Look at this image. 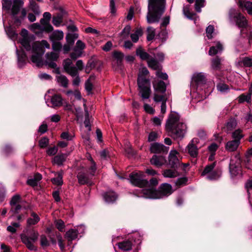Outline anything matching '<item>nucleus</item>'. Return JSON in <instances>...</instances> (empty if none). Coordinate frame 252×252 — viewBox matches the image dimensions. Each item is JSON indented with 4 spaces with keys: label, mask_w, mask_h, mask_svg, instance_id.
Segmentation results:
<instances>
[{
    "label": "nucleus",
    "mask_w": 252,
    "mask_h": 252,
    "mask_svg": "<svg viewBox=\"0 0 252 252\" xmlns=\"http://www.w3.org/2000/svg\"><path fill=\"white\" fill-rule=\"evenodd\" d=\"M165 130L169 136L174 139H182L187 130L186 125L180 121L177 113H171L166 122Z\"/></svg>",
    "instance_id": "nucleus-1"
},
{
    "label": "nucleus",
    "mask_w": 252,
    "mask_h": 252,
    "mask_svg": "<svg viewBox=\"0 0 252 252\" xmlns=\"http://www.w3.org/2000/svg\"><path fill=\"white\" fill-rule=\"evenodd\" d=\"M166 0H148V13L146 16L149 24L158 23L165 8Z\"/></svg>",
    "instance_id": "nucleus-2"
},
{
    "label": "nucleus",
    "mask_w": 252,
    "mask_h": 252,
    "mask_svg": "<svg viewBox=\"0 0 252 252\" xmlns=\"http://www.w3.org/2000/svg\"><path fill=\"white\" fill-rule=\"evenodd\" d=\"M149 74V71L146 67L139 68L137 81L139 94L143 100L148 99L151 93L150 80L146 78Z\"/></svg>",
    "instance_id": "nucleus-3"
},
{
    "label": "nucleus",
    "mask_w": 252,
    "mask_h": 252,
    "mask_svg": "<svg viewBox=\"0 0 252 252\" xmlns=\"http://www.w3.org/2000/svg\"><path fill=\"white\" fill-rule=\"evenodd\" d=\"M153 87L155 91L154 94V100L155 102H161V113H165L166 111V102L168 97L165 94L166 90V86L163 81H159L153 83Z\"/></svg>",
    "instance_id": "nucleus-4"
},
{
    "label": "nucleus",
    "mask_w": 252,
    "mask_h": 252,
    "mask_svg": "<svg viewBox=\"0 0 252 252\" xmlns=\"http://www.w3.org/2000/svg\"><path fill=\"white\" fill-rule=\"evenodd\" d=\"M92 164L90 167L80 166L77 174L78 183L80 185L92 186L94 183L92 180L94 175L96 168L95 162L92 159Z\"/></svg>",
    "instance_id": "nucleus-5"
},
{
    "label": "nucleus",
    "mask_w": 252,
    "mask_h": 252,
    "mask_svg": "<svg viewBox=\"0 0 252 252\" xmlns=\"http://www.w3.org/2000/svg\"><path fill=\"white\" fill-rule=\"evenodd\" d=\"M23 5V0H13L11 15L14 20L13 24L16 27H19L21 25L27 14L26 8H21Z\"/></svg>",
    "instance_id": "nucleus-6"
},
{
    "label": "nucleus",
    "mask_w": 252,
    "mask_h": 252,
    "mask_svg": "<svg viewBox=\"0 0 252 252\" xmlns=\"http://www.w3.org/2000/svg\"><path fill=\"white\" fill-rule=\"evenodd\" d=\"M31 47L32 53L31 61L39 66L42 64V57L45 52L43 47L50 49V45L46 40H42L41 42H34Z\"/></svg>",
    "instance_id": "nucleus-7"
},
{
    "label": "nucleus",
    "mask_w": 252,
    "mask_h": 252,
    "mask_svg": "<svg viewBox=\"0 0 252 252\" xmlns=\"http://www.w3.org/2000/svg\"><path fill=\"white\" fill-rule=\"evenodd\" d=\"M172 193V187L168 184H162L158 189H145L143 193L146 197L152 199H159L168 196Z\"/></svg>",
    "instance_id": "nucleus-8"
},
{
    "label": "nucleus",
    "mask_w": 252,
    "mask_h": 252,
    "mask_svg": "<svg viewBox=\"0 0 252 252\" xmlns=\"http://www.w3.org/2000/svg\"><path fill=\"white\" fill-rule=\"evenodd\" d=\"M40 23H33L31 25L30 28V30L37 36L42 37L44 32L49 33L53 31V27L48 20L41 18Z\"/></svg>",
    "instance_id": "nucleus-9"
},
{
    "label": "nucleus",
    "mask_w": 252,
    "mask_h": 252,
    "mask_svg": "<svg viewBox=\"0 0 252 252\" xmlns=\"http://www.w3.org/2000/svg\"><path fill=\"white\" fill-rule=\"evenodd\" d=\"M38 235V232L32 229L28 231L27 234H22L21 239L30 250L36 251V248L33 244L37 240Z\"/></svg>",
    "instance_id": "nucleus-10"
},
{
    "label": "nucleus",
    "mask_w": 252,
    "mask_h": 252,
    "mask_svg": "<svg viewBox=\"0 0 252 252\" xmlns=\"http://www.w3.org/2000/svg\"><path fill=\"white\" fill-rule=\"evenodd\" d=\"M230 21L235 22L236 25L239 28H246L248 27V21L241 13L237 12L235 9L231 8L228 13Z\"/></svg>",
    "instance_id": "nucleus-11"
},
{
    "label": "nucleus",
    "mask_w": 252,
    "mask_h": 252,
    "mask_svg": "<svg viewBox=\"0 0 252 252\" xmlns=\"http://www.w3.org/2000/svg\"><path fill=\"white\" fill-rule=\"evenodd\" d=\"M130 182L134 186L143 188L147 187L148 184V181L144 179V174L142 172H132L129 175Z\"/></svg>",
    "instance_id": "nucleus-12"
},
{
    "label": "nucleus",
    "mask_w": 252,
    "mask_h": 252,
    "mask_svg": "<svg viewBox=\"0 0 252 252\" xmlns=\"http://www.w3.org/2000/svg\"><path fill=\"white\" fill-rule=\"evenodd\" d=\"M241 169V160L239 156L232 158L229 163V172L233 177L237 176Z\"/></svg>",
    "instance_id": "nucleus-13"
},
{
    "label": "nucleus",
    "mask_w": 252,
    "mask_h": 252,
    "mask_svg": "<svg viewBox=\"0 0 252 252\" xmlns=\"http://www.w3.org/2000/svg\"><path fill=\"white\" fill-rule=\"evenodd\" d=\"M63 67L65 72L71 76L73 77L75 75H77V69L73 65L71 59L68 58L64 60Z\"/></svg>",
    "instance_id": "nucleus-14"
},
{
    "label": "nucleus",
    "mask_w": 252,
    "mask_h": 252,
    "mask_svg": "<svg viewBox=\"0 0 252 252\" xmlns=\"http://www.w3.org/2000/svg\"><path fill=\"white\" fill-rule=\"evenodd\" d=\"M22 38L20 39V43L27 51H31L32 49L31 41L28 37V31L23 29L21 31Z\"/></svg>",
    "instance_id": "nucleus-15"
},
{
    "label": "nucleus",
    "mask_w": 252,
    "mask_h": 252,
    "mask_svg": "<svg viewBox=\"0 0 252 252\" xmlns=\"http://www.w3.org/2000/svg\"><path fill=\"white\" fill-rule=\"evenodd\" d=\"M85 120L84 124L87 129V132L85 135H82L83 138L86 140L89 141L90 139L89 132L91 131V125L90 123V119L92 117L90 116L89 111L86 107L85 108Z\"/></svg>",
    "instance_id": "nucleus-16"
},
{
    "label": "nucleus",
    "mask_w": 252,
    "mask_h": 252,
    "mask_svg": "<svg viewBox=\"0 0 252 252\" xmlns=\"http://www.w3.org/2000/svg\"><path fill=\"white\" fill-rule=\"evenodd\" d=\"M177 155H179V153L177 151L171 150L168 156V164L171 168L174 169L177 168L179 165Z\"/></svg>",
    "instance_id": "nucleus-17"
},
{
    "label": "nucleus",
    "mask_w": 252,
    "mask_h": 252,
    "mask_svg": "<svg viewBox=\"0 0 252 252\" xmlns=\"http://www.w3.org/2000/svg\"><path fill=\"white\" fill-rule=\"evenodd\" d=\"M198 140L197 138H193L187 146V150L189 155L192 158H196L198 156V148L195 145L198 143Z\"/></svg>",
    "instance_id": "nucleus-18"
},
{
    "label": "nucleus",
    "mask_w": 252,
    "mask_h": 252,
    "mask_svg": "<svg viewBox=\"0 0 252 252\" xmlns=\"http://www.w3.org/2000/svg\"><path fill=\"white\" fill-rule=\"evenodd\" d=\"M168 148L165 147L162 144L154 143L151 144L150 150L153 153H167Z\"/></svg>",
    "instance_id": "nucleus-19"
},
{
    "label": "nucleus",
    "mask_w": 252,
    "mask_h": 252,
    "mask_svg": "<svg viewBox=\"0 0 252 252\" xmlns=\"http://www.w3.org/2000/svg\"><path fill=\"white\" fill-rule=\"evenodd\" d=\"M150 162L152 165L157 167H160L166 163V160L162 156L155 155L151 159Z\"/></svg>",
    "instance_id": "nucleus-20"
},
{
    "label": "nucleus",
    "mask_w": 252,
    "mask_h": 252,
    "mask_svg": "<svg viewBox=\"0 0 252 252\" xmlns=\"http://www.w3.org/2000/svg\"><path fill=\"white\" fill-rule=\"evenodd\" d=\"M238 5L242 9L246 10L249 14L252 15V2L248 0H239Z\"/></svg>",
    "instance_id": "nucleus-21"
},
{
    "label": "nucleus",
    "mask_w": 252,
    "mask_h": 252,
    "mask_svg": "<svg viewBox=\"0 0 252 252\" xmlns=\"http://www.w3.org/2000/svg\"><path fill=\"white\" fill-rule=\"evenodd\" d=\"M103 197L106 202L113 203L117 200L118 195L115 192L110 191L104 193Z\"/></svg>",
    "instance_id": "nucleus-22"
},
{
    "label": "nucleus",
    "mask_w": 252,
    "mask_h": 252,
    "mask_svg": "<svg viewBox=\"0 0 252 252\" xmlns=\"http://www.w3.org/2000/svg\"><path fill=\"white\" fill-rule=\"evenodd\" d=\"M215 43L216 44L215 46H212L210 48L208 52V54L210 56H212L218 53H220L223 50V46L220 42L218 41Z\"/></svg>",
    "instance_id": "nucleus-23"
},
{
    "label": "nucleus",
    "mask_w": 252,
    "mask_h": 252,
    "mask_svg": "<svg viewBox=\"0 0 252 252\" xmlns=\"http://www.w3.org/2000/svg\"><path fill=\"white\" fill-rule=\"evenodd\" d=\"M147 64L149 67L153 70H161L162 66L159 62L154 58H151L147 61Z\"/></svg>",
    "instance_id": "nucleus-24"
},
{
    "label": "nucleus",
    "mask_w": 252,
    "mask_h": 252,
    "mask_svg": "<svg viewBox=\"0 0 252 252\" xmlns=\"http://www.w3.org/2000/svg\"><path fill=\"white\" fill-rule=\"evenodd\" d=\"M240 144L238 140H230L228 141L225 145V149L228 152H234L236 151Z\"/></svg>",
    "instance_id": "nucleus-25"
},
{
    "label": "nucleus",
    "mask_w": 252,
    "mask_h": 252,
    "mask_svg": "<svg viewBox=\"0 0 252 252\" xmlns=\"http://www.w3.org/2000/svg\"><path fill=\"white\" fill-rule=\"evenodd\" d=\"M65 12L61 9V12L58 13L56 16H53L52 19V23L56 27H59L63 22V19Z\"/></svg>",
    "instance_id": "nucleus-26"
},
{
    "label": "nucleus",
    "mask_w": 252,
    "mask_h": 252,
    "mask_svg": "<svg viewBox=\"0 0 252 252\" xmlns=\"http://www.w3.org/2000/svg\"><path fill=\"white\" fill-rule=\"evenodd\" d=\"M63 32L62 31L56 30L49 35V39L51 41H60L63 39Z\"/></svg>",
    "instance_id": "nucleus-27"
},
{
    "label": "nucleus",
    "mask_w": 252,
    "mask_h": 252,
    "mask_svg": "<svg viewBox=\"0 0 252 252\" xmlns=\"http://www.w3.org/2000/svg\"><path fill=\"white\" fill-rule=\"evenodd\" d=\"M67 157V155L65 154H58L54 157L52 160L53 163L61 166L65 161Z\"/></svg>",
    "instance_id": "nucleus-28"
},
{
    "label": "nucleus",
    "mask_w": 252,
    "mask_h": 252,
    "mask_svg": "<svg viewBox=\"0 0 252 252\" xmlns=\"http://www.w3.org/2000/svg\"><path fill=\"white\" fill-rule=\"evenodd\" d=\"M136 55L143 61H147L150 59V55L147 53L141 46H139L136 49Z\"/></svg>",
    "instance_id": "nucleus-29"
},
{
    "label": "nucleus",
    "mask_w": 252,
    "mask_h": 252,
    "mask_svg": "<svg viewBox=\"0 0 252 252\" xmlns=\"http://www.w3.org/2000/svg\"><path fill=\"white\" fill-rule=\"evenodd\" d=\"M113 57L116 60L117 65L121 68L122 66V62L124 58V55L123 53L115 51L112 54Z\"/></svg>",
    "instance_id": "nucleus-30"
},
{
    "label": "nucleus",
    "mask_w": 252,
    "mask_h": 252,
    "mask_svg": "<svg viewBox=\"0 0 252 252\" xmlns=\"http://www.w3.org/2000/svg\"><path fill=\"white\" fill-rule=\"evenodd\" d=\"M222 59L217 56L211 60V67L213 69L219 70L221 68Z\"/></svg>",
    "instance_id": "nucleus-31"
},
{
    "label": "nucleus",
    "mask_w": 252,
    "mask_h": 252,
    "mask_svg": "<svg viewBox=\"0 0 252 252\" xmlns=\"http://www.w3.org/2000/svg\"><path fill=\"white\" fill-rule=\"evenodd\" d=\"M237 125V123L235 119H230L226 123L224 129L227 133H229L236 127Z\"/></svg>",
    "instance_id": "nucleus-32"
},
{
    "label": "nucleus",
    "mask_w": 252,
    "mask_h": 252,
    "mask_svg": "<svg viewBox=\"0 0 252 252\" xmlns=\"http://www.w3.org/2000/svg\"><path fill=\"white\" fill-rule=\"evenodd\" d=\"M16 52L18 56V65L20 67H22L26 63L27 60V55L23 51H19L17 49Z\"/></svg>",
    "instance_id": "nucleus-33"
},
{
    "label": "nucleus",
    "mask_w": 252,
    "mask_h": 252,
    "mask_svg": "<svg viewBox=\"0 0 252 252\" xmlns=\"http://www.w3.org/2000/svg\"><path fill=\"white\" fill-rule=\"evenodd\" d=\"M118 246L120 249L124 251H128L131 249L132 244L129 240L124 241L118 244Z\"/></svg>",
    "instance_id": "nucleus-34"
},
{
    "label": "nucleus",
    "mask_w": 252,
    "mask_h": 252,
    "mask_svg": "<svg viewBox=\"0 0 252 252\" xmlns=\"http://www.w3.org/2000/svg\"><path fill=\"white\" fill-rule=\"evenodd\" d=\"M78 235V231L77 230L70 229L65 233V237L68 241H72L77 238Z\"/></svg>",
    "instance_id": "nucleus-35"
},
{
    "label": "nucleus",
    "mask_w": 252,
    "mask_h": 252,
    "mask_svg": "<svg viewBox=\"0 0 252 252\" xmlns=\"http://www.w3.org/2000/svg\"><path fill=\"white\" fill-rule=\"evenodd\" d=\"M63 99L59 94H54L51 98V102L54 107H60L62 105Z\"/></svg>",
    "instance_id": "nucleus-36"
},
{
    "label": "nucleus",
    "mask_w": 252,
    "mask_h": 252,
    "mask_svg": "<svg viewBox=\"0 0 252 252\" xmlns=\"http://www.w3.org/2000/svg\"><path fill=\"white\" fill-rule=\"evenodd\" d=\"M193 79L198 85L204 84L206 81L204 74L201 72L195 74L193 77Z\"/></svg>",
    "instance_id": "nucleus-37"
},
{
    "label": "nucleus",
    "mask_w": 252,
    "mask_h": 252,
    "mask_svg": "<svg viewBox=\"0 0 252 252\" xmlns=\"http://www.w3.org/2000/svg\"><path fill=\"white\" fill-rule=\"evenodd\" d=\"M183 13L188 19L190 20H193L196 14L193 12H191L190 11V5H187L186 6H184L183 7Z\"/></svg>",
    "instance_id": "nucleus-38"
},
{
    "label": "nucleus",
    "mask_w": 252,
    "mask_h": 252,
    "mask_svg": "<svg viewBox=\"0 0 252 252\" xmlns=\"http://www.w3.org/2000/svg\"><path fill=\"white\" fill-rule=\"evenodd\" d=\"M32 218H29L27 220V223L28 225H35L40 220V218L34 212L31 213Z\"/></svg>",
    "instance_id": "nucleus-39"
},
{
    "label": "nucleus",
    "mask_w": 252,
    "mask_h": 252,
    "mask_svg": "<svg viewBox=\"0 0 252 252\" xmlns=\"http://www.w3.org/2000/svg\"><path fill=\"white\" fill-rule=\"evenodd\" d=\"M57 81L61 86L66 88L68 84V80L67 77L63 75H60L56 77Z\"/></svg>",
    "instance_id": "nucleus-40"
},
{
    "label": "nucleus",
    "mask_w": 252,
    "mask_h": 252,
    "mask_svg": "<svg viewBox=\"0 0 252 252\" xmlns=\"http://www.w3.org/2000/svg\"><path fill=\"white\" fill-rule=\"evenodd\" d=\"M162 175L164 177L172 178L177 177L178 176V173L175 169L174 170L166 169L163 171Z\"/></svg>",
    "instance_id": "nucleus-41"
},
{
    "label": "nucleus",
    "mask_w": 252,
    "mask_h": 252,
    "mask_svg": "<svg viewBox=\"0 0 252 252\" xmlns=\"http://www.w3.org/2000/svg\"><path fill=\"white\" fill-rule=\"evenodd\" d=\"M29 7L30 9L36 15H39L40 11L38 5L33 0L30 1Z\"/></svg>",
    "instance_id": "nucleus-42"
},
{
    "label": "nucleus",
    "mask_w": 252,
    "mask_h": 252,
    "mask_svg": "<svg viewBox=\"0 0 252 252\" xmlns=\"http://www.w3.org/2000/svg\"><path fill=\"white\" fill-rule=\"evenodd\" d=\"M156 35V30L152 27H148L147 29V39L148 41L152 40Z\"/></svg>",
    "instance_id": "nucleus-43"
},
{
    "label": "nucleus",
    "mask_w": 252,
    "mask_h": 252,
    "mask_svg": "<svg viewBox=\"0 0 252 252\" xmlns=\"http://www.w3.org/2000/svg\"><path fill=\"white\" fill-rule=\"evenodd\" d=\"M216 165V162L215 161L210 164L207 165L205 167L204 170L201 173L202 176H204L208 174H210L213 172V170L214 169Z\"/></svg>",
    "instance_id": "nucleus-44"
},
{
    "label": "nucleus",
    "mask_w": 252,
    "mask_h": 252,
    "mask_svg": "<svg viewBox=\"0 0 252 252\" xmlns=\"http://www.w3.org/2000/svg\"><path fill=\"white\" fill-rule=\"evenodd\" d=\"M243 137L244 135L242 133V130L240 129H236L232 133L233 140H238L240 142L241 139Z\"/></svg>",
    "instance_id": "nucleus-45"
},
{
    "label": "nucleus",
    "mask_w": 252,
    "mask_h": 252,
    "mask_svg": "<svg viewBox=\"0 0 252 252\" xmlns=\"http://www.w3.org/2000/svg\"><path fill=\"white\" fill-rule=\"evenodd\" d=\"M21 209L22 206L20 204L11 206L9 211V213L11 214L10 217H13L15 215L19 214Z\"/></svg>",
    "instance_id": "nucleus-46"
},
{
    "label": "nucleus",
    "mask_w": 252,
    "mask_h": 252,
    "mask_svg": "<svg viewBox=\"0 0 252 252\" xmlns=\"http://www.w3.org/2000/svg\"><path fill=\"white\" fill-rule=\"evenodd\" d=\"M51 182L53 184L58 186H61L63 185V173L59 172L58 173L57 177L51 179Z\"/></svg>",
    "instance_id": "nucleus-47"
},
{
    "label": "nucleus",
    "mask_w": 252,
    "mask_h": 252,
    "mask_svg": "<svg viewBox=\"0 0 252 252\" xmlns=\"http://www.w3.org/2000/svg\"><path fill=\"white\" fill-rule=\"evenodd\" d=\"M217 88L219 91L222 93L227 92L229 89L227 85L222 83H219L217 85Z\"/></svg>",
    "instance_id": "nucleus-48"
},
{
    "label": "nucleus",
    "mask_w": 252,
    "mask_h": 252,
    "mask_svg": "<svg viewBox=\"0 0 252 252\" xmlns=\"http://www.w3.org/2000/svg\"><path fill=\"white\" fill-rule=\"evenodd\" d=\"M46 61H56L59 58L58 53H55L53 52L48 53L46 54Z\"/></svg>",
    "instance_id": "nucleus-49"
},
{
    "label": "nucleus",
    "mask_w": 252,
    "mask_h": 252,
    "mask_svg": "<svg viewBox=\"0 0 252 252\" xmlns=\"http://www.w3.org/2000/svg\"><path fill=\"white\" fill-rule=\"evenodd\" d=\"M205 6V0H196L195 9L196 12L199 13L201 11V8Z\"/></svg>",
    "instance_id": "nucleus-50"
},
{
    "label": "nucleus",
    "mask_w": 252,
    "mask_h": 252,
    "mask_svg": "<svg viewBox=\"0 0 252 252\" xmlns=\"http://www.w3.org/2000/svg\"><path fill=\"white\" fill-rule=\"evenodd\" d=\"M251 92L248 93L247 94H242L239 97V102L240 103L244 102L245 101L250 102L251 99Z\"/></svg>",
    "instance_id": "nucleus-51"
},
{
    "label": "nucleus",
    "mask_w": 252,
    "mask_h": 252,
    "mask_svg": "<svg viewBox=\"0 0 252 252\" xmlns=\"http://www.w3.org/2000/svg\"><path fill=\"white\" fill-rule=\"evenodd\" d=\"M94 78L93 76H91L86 81L85 84V89L86 91L90 93L93 90V84L91 82V80L94 79Z\"/></svg>",
    "instance_id": "nucleus-52"
},
{
    "label": "nucleus",
    "mask_w": 252,
    "mask_h": 252,
    "mask_svg": "<svg viewBox=\"0 0 252 252\" xmlns=\"http://www.w3.org/2000/svg\"><path fill=\"white\" fill-rule=\"evenodd\" d=\"M21 201V196L19 194H16L12 196L9 202L10 205L13 206L19 205Z\"/></svg>",
    "instance_id": "nucleus-53"
},
{
    "label": "nucleus",
    "mask_w": 252,
    "mask_h": 252,
    "mask_svg": "<svg viewBox=\"0 0 252 252\" xmlns=\"http://www.w3.org/2000/svg\"><path fill=\"white\" fill-rule=\"evenodd\" d=\"M13 0H2V8L6 10H11Z\"/></svg>",
    "instance_id": "nucleus-54"
},
{
    "label": "nucleus",
    "mask_w": 252,
    "mask_h": 252,
    "mask_svg": "<svg viewBox=\"0 0 252 252\" xmlns=\"http://www.w3.org/2000/svg\"><path fill=\"white\" fill-rule=\"evenodd\" d=\"M83 52L81 50H78L77 49H74L73 52L70 54V58L71 60H75L81 56Z\"/></svg>",
    "instance_id": "nucleus-55"
},
{
    "label": "nucleus",
    "mask_w": 252,
    "mask_h": 252,
    "mask_svg": "<svg viewBox=\"0 0 252 252\" xmlns=\"http://www.w3.org/2000/svg\"><path fill=\"white\" fill-rule=\"evenodd\" d=\"M7 34L8 36L11 39H15L18 36V34L11 27L8 28L7 31Z\"/></svg>",
    "instance_id": "nucleus-56"
},
{
    "label": "nucleus",
    "mask_w": 252,
    "mask_h": 252,
    "mask_svg": "<svg viewBox=\"0 0 252 252\" xmlns=\"http://www.w3.org/2000/svg\"><path fill=\"white\" fill-rule=\"evenodd\" d=\"M12 225H9L7 226V231L10 232L12 233H14L16 231V227H19L20 226V224L17 222H12L11 223Z\"/></svg>",
    "instance_id": "nucleus-57"
},
{
    "label": "nucleus",
    "mask_w": 252,
    "mask_h": 252,
    "mask_svg": "<svg viewBox=\"0 0 252 252\" xmlns=\"http://www.w3.org/2000/svg\"><path fill=\"white\" fill-rule=\"evenodd\" d=\"M158 182L157 178H152L150 180V181L148 182V184L147 186H149L150 188L148 189H154V187L157 186L158 184Z\"/></svg>",
    "instance_id": "nucleus-58"
},
{
    "label": "nucleus",
    "mask_w": 252,
    "mask_h": 252,
    "mask_svg": "<svg viewBox=\"0 0 252 252\" xmlns=\"http://www.w3.org/2000/svg\"><path fill=\"white\" fill-rule=\"evenodd\" d=\"M52 49L56 52H59L61 51L62 48V45L60 42L58 41H52Z\"/></svg>",
    "instance_id": "nucleus-59"
},
{
    "label": "nucleus",
    "mask_w": 252,
    "mask_h": 252,
    "mask_svg": "<svg viewBox=\"0 0 252 252\" xmlns=\"http://www.w3.org/2000/svg\"><path fill=\"white\" fill-rule=\"evenodd\" d=\"M49 144V139L46 137L42 138L39 141V145L40 148H44Z\"/></svg>",
    "instance_id": "nucleus-60"
},
{
    "label": "nucleus",
    "mask_w": 252,
    "mask_h": 252,
    "mask_svg": "<svg viewBox=\"0 0 252 252\" xmlns=\"http://www.w3.org/2000/svg\"><path fill=\"white\" fill-rule=\"evenodd\" d=\"M242 63L245 66L251 67L252 66V58L245 57L243 59Z\"/></svg>",
    "instance_id": "nucleus-61"
},
{
    "label": "nucleus",
    "mask_w": 252,
    "mask_h": 252,
    "mask_svg": "<svg viewBox=\"0 0 252 252\" xmlns=\"http://www.w3.org/2000/svg\"><path fill=\"white\" fill-rule=\"evenodd\" d=\"M214 31V28L212 25L208 26L206 29V32L207 37L209 39L212 38V34L213 33Z\"/></svg>",
    "instance_id": "nucleus-62"
},
{
    "label": "nucleus",
    "mask_w": 252,
    "mask_h": 252,
    "mask_svg": "<svg viewBox=\"0 0 252 252\" xmlns=\"http://www.w3.org/2000/svg\"><path fill=\"white\" fill-rule=\"evenodd\" d=\"M61 137L62 139L67 140H71L74 137V135L72 134H70L68 132H63L61 135Z\"/></svg>",
    "instance_id": "nucleus-63"
},
{
    "label": "nucleus",
    "mask_w": 252,
    "mask_h": 252,
    "mask_svg": "<svg viewBox=\"0 0 252 252\" xmlns=\"http://www.w3.org/2000/svg\"><path fill=\"white\" fill-rule=\"evenodd\" d=\"M56 227L60 231H63L64 227V222L61 220H57L56 222Z\"/></svg>",
    "instance_id": "nucleus-64"
}]
</instances>
